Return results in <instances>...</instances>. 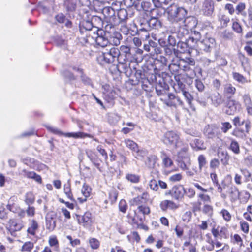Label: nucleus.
Listing matches in <instances>:
<instances>
[{
	"label": "nucleus",
	"mask_w": 252,
	"mask_h": 252,
	"mask_svg": "<svg viewBox=\"0 0 252 252\" xmlns=\"http://www.w3.org/2000/svg\"><path fill=\"white\" fill-rule=\"evenodd\" d=\"M166 11L168 20L174 24L183 21L187 13L185 9L178 7L174 4H171L168 7Z\"/></svg>",
	"instance_id": "1"
},
{
	"label": "nucleus",
	"mask_w": 252,
	"mask_h": 252,
	"mask_svg": "<svg viewBox=\"0 0 252 252\" xmlns=\"http://www.w3.org/2000/svg\"><path fill=\"white\" fill-rule=\"evenodd\" d=\"M119 55H120L119 49L111 46L100 53L98 59L103 61L106 63L110 64L117 60Z\"/></svg>",
	"instance_id": "2"
},
{
	"label": "nucleus",
	"mask_w": 252,
	"mask_h": 252,
	"mask_svg": "<svg viewBox=\"0 0 252 252\" xmlns=\"http://www.w3.org/2000/svg\"><path fill=\"white\" fill-rule=\"evenodd\" d=\"M163 141L165 144L174 145L176 148H179L183 144L182 142L180 140L179 135L173 131L167 132L164 135Z\"/></svg>",
	"instance_id": "3"
},
{
	"label": "nucleus",
	"mask_w": 252,
	"mask_h": 252,
	"mask_svg": "<svg viewBox=\"0 0 252 252\" xmlns=\"http://www.w3.org/2000/svg\"><path fill=\"white\" fill-rule=\"evenodd\" d=\"M89 36H91L95 40L96 43L102 47H107L110 43L106 33L102 30H97L96 33L95 32L90 33Z\"/></svg>",
	"instance_id": "4"
},
{
	"label": "nucleus",
	"mask_w": 252,
	"mask_h": 252,
	"mask_svg": "<svg viewBox=\"0 0 252 252\" xmlns=\"http://www.w3.org/2000/svg\"><path fill=\"white\" fill-rule=\"evenodd\" d=\"M165 195H170L173 199L180 200L183 198L185 195L184 188L182 185L175 186L171 190L167 191Z\"/></svg>",
	"instance_id": "5"
},
{
	"label": "nucleus",
	"mask_w": 252,
	"mask_h": 252,
	"mask_svg": "<svg viewBox=\"0 0 252 252\" xmlns=\"http://www.w3.org/2000/svg\"><path fill=\"white\" fill-rule=\"evenodd\" d=\"M215 43V40L214 38L211 37L206 38L202 40L197 42V46L201 50L209 52L214 46Z\"/></svg>",
	"instance_id": "6"
},
{
	"label": "nucleus",
	"mask_w": 252,
	"mask_h": 252,
	"mask_svg": "<svg viewBox=\"0 0 252 252\" xmlns=\"http://www.w3.org/2000/svg\"><path fill=\"white\" fill-rule=\"evenodd\" d=\"M171 31L172 33L176 34L177 37L181 39L188 35L189 33L187 27L184 25L180 26L178 23L175 24L173 25L171 28Z\"/></svg>",
	"instance_id": "7"
},
{
	"label": "nucleus",
	"mask_w": 252,
	"mask_h": 252,
	"mask_svg": "<svg viewBox=\"0 0 252 252\" xmlns=\"http://www.w3.org/2000/svg\"><path fill=\"white\" fill-rule=\"evenodd\" d=\"M211 232L216 239H226L228 237V230L225 226L213 227L211 230Z\"/></svg>",
	"instance_id": "8"
},
{
	"label": "nucleus",
	"mask_w": 252,
	"mask_h": 252,
	"mask_svg": "<svg viewBox=\"0 0 252 252\" xmlns=\"http://www.w3.org/2000/svg\"><path fill=\"white\" fill-rule=\"evenodd\" d=\"M76 216L79 224L85 227H89L93 222L92 215L89 212H86L83 216L76 215Z\"/></svg>",
	"instance_id": "9"
},
{
	"label": "nucleus",
	"mask_w": 252,
	"mask_h": 252,
	"mask_svg": "<svg viewBox=\"0 0 252 252\" xmlns=\"http://www.w3.org/2000/svg\"><path fill=\"white\" fill-rule=\"evenodd\" d=\"M214 2L213 0H204L202 11L206 16H212L214 12Z\"/></svg>",
	"instance_id": "10"
},
{
	"label": "nucleus",
	"mask_w": 252,
	"mask_h": 252,
	"mask_svg": "<svg viewBox=\"0 0 252 252\" xmlns=\"http://www.w3.org/2000/svg\"><path fill=\"white\" fill-rule=\"evenodd\" d=\"M240 103L234 99H230L227 100L226 104L227 109L226 110V114L227 115H231L234 114L236 111L240 108Z\"/></svg>",
	"instance_id": "11"
},
{
	"label": "nucleus",
	"mask_w": 252,
	"mask_h": 252,
	"mask_svg": "<svg viewBox=\"0 0 252 252\" xmlns=\"http://www.w3.org/2000/svg\"><path fill=\"white\" fill-rule=\"evenodd\" d=\"M208 98L211 100V104L215 107H218L224 102L222 96L218 92L212 93Z\"/></svg>",
	"instance_id": "12"
},
{
	"label": "nucleus",
	"mask_w": 252,
	"mask_h": 252,
	"mask_svg": "<svg viewBox=\"0 0 252 252\" xmlns=\"http://www.w3.org/2000/svg\"><path fill=\"white\" fill-rule=\"evenodd\" d=\"M135 75L139 82L142 83V88L146 91H149L150 90L149 85H151L148 79L145 78L144 75L142 74L141 70H136Z\"/></svg>",
	"instance_id": "13"
},
{
	"label": "nucleus",
	"mask_w": 252,
	"mask_h": 252,
	"mask_svg": "<svg viewBox=\"0 0 252 252\" xmlns=\"http://www.w3.org/2000/svg\"><path fill=\"white\" fill-rule=\"evenodd\" d=\"M9 227L7 229L13 235L15 231H20L23 227V224L20 222H17L14 219H10L8 221Z\"/></svg>",
	"instance_id": "14"
},
{
	"label": "nucleus",
	"mask_w": 252,
	"mask_h": 252,
	"mask_svg": "<svg viewBox=\"0 0 252 252\" xmlns=\"http://www.w3.org/2000/svg\"><path fill=\"white\" fill-rule=\"evenodd\" d=\"M159 25V22L157 18H151L144 24V27L140 29L141 31H148L151 29H156Z\"/></svg>",
	"instance_id": "15"
},
{
	"label": "nucleus",
	"mask_w": 252,
	"mask_h": 252,
	"mask_svg": "<svg viewBox=\"0 0 252 252\" xmlns=\"http://www.w3.org/2000/svg\"><path fill=\"white\" fill-rule=\"evenodd\" d=\"M160 208L163 211H166L168 209L175 210L178 208V205L173 201L165 200L160 203Z\"/></svg>",
	"instance_id": "16"
},
{
	"label": "nucleus",
	"mask_w": 252,
	"mask_h": 252,
	"mask_svg": "<svg viewBox=\"0 0 252 252\" xmlns=\"http://www.w3.org/2000/svg\"><path fill=\"white\" fill-rule=\"evenodd\" d=\"M236 89L230 83H227L224 85L223 94L228 99L231 98L236 93Z\"/></svg>",
	"instance_id": "17"
},
{
	"label": "nucleus",
	"mask_w": 252,
	"mask_h": 252,
	"mask_svg": "<svg viewBox=\"0 0 252 252\" xmlns=\"http://www.w3.org/2000/svg\"><path fill=\"white\" fill-rule=\"evenodd\" d=\"M204 132L209 138H213L218 134V128L215 126L208 125L204 128Z\"/></svg>",
	"instance_id": "18"
},
{
	"label": "nucleus",
	"mask_w": 252,
	"mask_h": 252,
	"mask_svg": "<svg viewBox=\"0 0 252 252\" xmlns=\"http://www.w3.org/2000/svg\"><path fill=\"white\" fill-rule=\"evenodd\" d=\"M80 31L81 32H83L85 31H90L92 30L93 28L95 29V31H97L96 27H94L91 21L89 20H84L80 24Z\"/></svg>",
	"instance_id": "19"
},
{
	"label": "nucleus",
	"mask_w": 252,
	"mask_h": 252,
	"mask_svg": "<svg viewBox=\"0 0 252 252\" xmlns=\"http://www.w3.org/2000/svg\"><path fill=\"white\" fill-rule=\"evenodd\" d=\"M130 63H118L117 65V68L120 73H125L126 75L130 74L131 71Z\"/></svg>",
	"instance_id": "20"
},
{
	"label": "nucleus",
	"mask_w": 252,
	"mask_h": 252,
	"mask_svg": "<svg viewBox=\"0 0 252 252\" xmlns=\"http://www.w3.org/2000/svg\"><path fill=\"white\" fill-rule=\"evenodd\" d=\"M17 200V197L12 196L9 199L8 204L6 205L7 209L12 212H17L20 207L15 203Z\"/></svg>",
	"instance_id": "21"
},
{
	"label": "nucleus",
	"mask_w": 252,
	"mask_h": 252,
	"mask_svg": "<svg viewBox=\"0 0 252 252\" xmlns=\"http://www.w3.org/2000/svg\"><path fill=\"white\" fill-rule=\"evenodd\" d=\"M20 174L23 175L24 177L33 179L38 183L41 182L42 179L40 176L36 174L34 172L28 171L25 169H23L21 171Z\"/></svg>",
	"instance_id": "22"
},
{
	"label": "nucleus",
	"mask_w": 252,
	"mask_h": 252,
	"mask_svg": "<svg viewBox=\"0 0 252 252\" xmlns=\"http://www.w3.org/2000/svg\"><path fill=\"white\" fill-rule=\"evenodd\" d=\"M82 193L84 196V198H78V199L80 203H83L87 200V198L90 195L91 189L86 185L84 184L82 189Z\"/></svg>",
	"instance_id": "23"
},
{
	"label": "nucleus",
	"mask_w": 252,
	"mask_h": 252,
	"mask_svg": "<svg viewBox=\"0 0 252 252\" xmlns=\"http://www.w3.org/2000/svg\"><path fill=\"white\" fill-rule=\"evenodd\" d=\"M148 153V152L146 149H139L138 147L137 150H135L134 152L133 153V155L138 160H142L144 159V158L147 156Z\"/></svg>",
	"instance_id": "24"
},
{
	"label": "nucleus",
	"mask_w": 252,
	"mask_h": 252,
	"mask_svg": "<svg viewBox=\"0 0 252 252\" xmlns=\"http://www.w3.org/2000/svg\"><path fill=\"white\" fill-rule=\"evenodd\" d=\"M229 193L231 202H234L239 197L240 193L238 189L235 186H231L229 189Z\"/></svg>",
	"instance_id": "25"
},
{
	"label": "nucleus",
	"mask_w": 252,
	"mask_h": 252,
	"mask_svg": "<svg viewBox=\"0 0 252 252\" xmlns=\"http://www.w3.org/2000/svg\"><path fill=\"white\" fill-rule=\"evenodd\" d=\"M38 228V223L35 220H30L29 226L27 229V232L31 235H34Z\"/></svg>",
	"instance_id": "26"
},
{
	"label": "nucleus",
	"mask_w": 252,
	"mask_h": 252,
	"mask_svg": "<svg viewBox=\"0 0 252 252\" xmlns=\"http://www.w3.org/2000/svg\"><path fill=\"white\" fill-rule=\"evenodd\" d=\"M175 96L169 93L168 94V99H163V98H160V100L165 104L166 106L168 107H176V103L175 102Z\"/></svg>",
	"instance_id": "27"
},
{
	"label": "nucleus",
	"mask_w": 252,
	"mask_h": 252,
	"mask_svg": "<svg viewBox=\"0 0 252 252\" xmlns=\"http://www.w3.org/2000/svg\"><path fill=\"white\" fill-rule=\"evenodd\" d=\"M182 21L184 23V25L187 28H191L194 27L197 24L196 19L194 17H185Z\"/></svg>",
	"instance_id": "28"
},
{
	"label": "nucleus",
	"mask_w": 252,
	"mask_h": 252,
	"mask_svg": "<svg viewBox=\"0 0 252 252\" xmlns=\"http://www.w3.org/2000/svg\"><path fill=\"white\" fill-rule=\"evenodd\" d=\"M64 136L67 137H73L74 138H82L86 137H91V135L82 132H68L63 134Z\"/></svg>",
	"instance_id": "29"
},
{
	"label": "nucleus",
	"mask_w": 252,
	"mask_h": 252,
	"mask_svg": "<svg viewBox=\"0 0 252 252\" xmlns=\"http://www.w3.org/2000/svg\"><path fill=\"white\" fill-rule=\"evenodd\" d=\"M219 155L222 165L224 166L228 165L230 156L227 152L225 151H221L219 153Z\"/></svg>",
	"instance_id": "30"
},
{
	"label": "nucleus",
	"mask_w": 252,
	"mask_h": 252,
	"mask_svg": "<svg viewBox=\"0 0 252 252\" xmlns=\"http://www.w3.org/2000/svg\"><path fill=\"white\" fill-rule=\"evenodd\" d=\"M157 160V157L156 155H151L147 157L145 164L149 168H154Z\"/></svg>",
	"instance_id": "31"
},
{
	"label": "nucleus",
	"mask_w": 252,
	"mask_h": 252,
	"mask_svg": "<svg viewBox=\"0 0 252 252\" xmlns=\"http://www.w3.org/2000/svg\"><path fill=\"white\" fill-rule=\"evenodd\" d=\"M159 44L162 46H166L167 45L174 46L176 44V40L175 38L173 35H169L168 37L167 43L166 42L162 40L161 39L158 40Z\"/></svg>",
	"instance_id": "32"
},
{
	"label": "nucleus",
	"mask_w": 252,
	"mask_h": 252,
	"mask_svg": "<svg viewBox=\"0 0 252 252\" xmlns=\"http://www.w3.org/2000/svg\"><path fill=\"white\" fill-rule=\"evenodd\" d=\"M124 143L126 146L131 150L133 153H134L135 150H137V149L138 147V146L136 142L129 139H125Z\"/></svg>",
	"instance_id": "33"
},
{
	"label": "nucleus",
	"mask_w": 252,
	"mask_h": 252,
	"mask_svg": "<svg viewBox=\"0 0 252 252\" xmlns=\"http://www.w3.org/2000/svg\"><path fill=\"white\" fill-rule=\"evenodd\" d=\"M122 39L121 34L119 32H115L111 37L110 43L114 45L118 46L120 44V40Z\"/></svg>",
	"instance_id": "34"
},
{
	"label": "nucleus",
	"mask_w": 252,
	"mask_h": 252,
	"mask_svg": "<svg viewBox=\"0 0 252 252\" xmlns=\"http://www.w3.org/2000/svg\"><path fill=\"white\" fill-rule=\"evenodd\" d=\"M208 95V94L205 93L204 95L197 96V101L203 107H206L207 105Z\"/></svg>",
	"instance_id": "35"
},
{
	"label": "nucleus",
	"mask_w": 252,
	"mask_h": 252,
	"mask_svg": "<svg viewBox=\"0 0 252 252\" xmlns=\"http://www.w3.org/2000/svg\"><path fill=\"white\" fill-rule=\"evenodd\" d=\"M24 201L28 205L32 204L35 201V197L31 192H27L25 196Z\"/></svg>",
	"instance_id": "36"
},
{
	"label": "nucleus",
	"mask_w": 252,
	"mask_h": 252,
	"mask_svg": "<svg viewBox=\"0 0 252 252\" xmlns=\"http://www.w3.org/2000/svg\"><path fill=\"white\" fill-rule=\"evenodd\" d=\"M145 219V216L138 215L135 211V215L132 219V222L133 223L138 225L139 223H143Z\"/></svg>",
	"instance_id": "37"
},
{
	"label": "nucleus",
	"mask_w": 252,
	"mask_h": 252,
	"mask_svg": "<svg viewBox=\"0 0 252 252\" xmlns=\"http://www.w3.org/2000/svg\"><path fill=\"white\" fill-rule=\"evenodd\" d=\"M64 192L66 194L67 198L71 200L74 201L73 194L71 190L70 184L69 182L65 184L64 186Z\"/></svg>",
	"instance_id": "38"
},
{
	"label": "nucleus",
	"mask_w": 252,
	"mask_h": 252,
	"mask_svg": "<svg viewBox=\"0 0 252 252\" xmlns=\"http://www.w3.org/2000/svg\"><path fill=\"white\" fill-rule=\"evenodd\" d=\"M233 78L238 82L244 84L247 82V80L246 78L242 74L238 73V72H233L232 73Z\"/></svg>",
	"instance_id": "39"
},
{
	"label": "nucleus",
	"mask_w": 252,
	"mask_h": 252,
	"mask_svg": "<svg viewBox=\"0 0 252 252\" xmlns=\"http://www.w3.org/2000/svg\"><path fill=\"white\" fill-rule=\"evenodd\" d=\"M162 158L163 164L165 167H169L173 164V161L171 158L167 156L164 152H162Z\"/></svg>",
	"instance_id": "40"
},
{
	"label": "nucleus",
	"mask_w": 252,
	"mask_h": 252,
	"mask_svg": "<svg viewBox=\"0 0 252 252\" xmlns=\"http://www.w3.org/2000/svg\"><path fill=\"white\" fill-rule=\"evenodd\" d=\"M120 52L121 51H119L120 55L118 56L117 59L118 63L131 62V57H128V56L126 55L121 54Z\"/></svg>",
	"instance_id": "41"
},
{
	"label": "nucleus",
	"mask_w": 252,
	"mask_h": 252,
	"mask_svg": "<svg viewBox=\"0 0 252 252\" xmlns=\"http://www.w3.org/2000/svg\"><path fill=\"white\" fill-rule=\"evenodd\" d=\"M49 244L51 247H54L55 251L59 250V241L55 236L50 237L49 239Z\"/></svg>",
	"instance_id": "42"
},
{
	"label": "nucleus",
	"mask_w": 252,
	"mask_h": 252,
	"mask_svg": "<svg viewBox=\"0 0 252 252\" xmlns=\"http://www.w3.org/2000/svg\"><path fill=\"white\" fill-rule=\"evenodd\" d=\"M126 178L129 182L137 183L140 181V176L135 174H127Z\"/></svg>",
	"instance_id": "43"
},
{
	"label": "nucleus",
	"mask_w": 252,
	"mask_h": 252,
	"mask_svg": "<svg viewBox=\"0 0 252 252\" xmlns=\"http://www.w3.org/2000/svg\"><path fill=\"white\" fill-rule=\"evenodd\" d=\"M239 60L241 62L242 67L245 69L249 65V59L246 57L243 54L239 55Z\"/></svg>",
	"instance_id": "44"
},
{
	"label": "nucleus",
	"mask_w": 252,
	"mask_h": 252,
	"mask_svg": "<svg viewBox=\"0 0 252 252\" xmlns=\"http://www.w3.org/2000/svg\"><path fill=\"white\" fill-rule=\"evenodd\" d=\"M229 149L236 154H238L240 153V151L239 145L238 143L234 140H231V142L229 146Z\"/></svg>",
	"instance_id": "45"
},
{
	"label": "nucleus",
	"mask_w": 252,
	"mask_h": 252,
	"mask_svg": "<svg viewBox=\"0 0 252 252\" xmlns=\"http://www.w3.org/2000/svg\"><path fill=\"white\" fill-rule=\"evenodd\" d=\"M121 117L117 114H111L108 116V121L112 125H116L120 120Z\"/></svg>",
	"instance_id": "46"
},
{
	"label": "nucleus",
	"mask_w": 252,
	"mask_h": 252,
	"mask_svg": "<svg viewBox=\"0 0 252 252\" xmlns=\"http://www.w3.org/2000/svg\"><path fill=\"white\" fill-rule=\"evenodd\" d=\"M86 153L90 160L98 168L100 164L97 162V158H95L94 154L91 151H87Z\"/></svg>",
	"instance_id": "47"
},
{
	"label": "nucleus",
	"mask_w": 252,
	"mask_h": 252,
	"mask_svg": "<svg viewBox=\"0 0 252 252\" xmlns=\"http://www.w3.org/2000/svg\"><path fill=\"white\" fill-rule=\"evenodd\" d=\"M77 71L80 75L82 81L86 85H91V79L84 74L82 69L77 68L76 69Z\"/></svg>",
	"instance_id": "48"
},
{
	"label": "nucleus",
	"mask_w": 252,
	"mask_h": 252,
	"mask_svg": "<svg viewBox=\"0 0 252 252\" xmlns=\"http://www.w3.org/2000/svg\"><path fill=\"white\" fill-rule=\"evenodd\" d=\"M181 93L186 98L189 105L190 106L191 108H192V101L193 98L191 94L188 91H186V90L183 91Z\"/></svg>",
	"instance_id": "49"
},
{
	"label": "nucleus",
	"mask_w": 252,
	"mask_h": 252,
	"mask_svg": "<svg viewBox=\"0 0 252 252\" xmlns=\"http://www.w3.org/2000/svg\"><path fill=\"white\" fill-rule=\"evenodd\" d=\"M198 162L199 165V169L200 171H201L202 168L205 167L207 164L206 157L203 155H199L198 157Z\"/></svg>",
	"instance_id": "50"
},
{
	"label": "nucleus",
	"mask_w": 252,
	"mask_h": 252,
	"mask_svg": "<svg viewBox=\"0 0 252 252\" xmlns=\"http://www.w3.org/2000/svg\"><path fill=\"white\" fill-rule=\"evenodd\" d=\"M33 243L31 242H26L22 246L21 251L31 252L33 248Z\"/></svg>",
	"instance_id": "51"
},
{
	"label": "nucleus",
	"mask_w": 252,
	"mask_h": 252,
	"mask_svg": "<svg viewBox=\"0 0 252 252\" xmlns=\"http://www.w3.org/2000/svg\"><path fill=\"white\" fill-rule=\"evenodd\" d=\"M119 51H121V54H123L124 55H126L128 56V57H131V54L130 52V48L125 45H122L120 46V49H119Z\"/></svg>",
	"instance_id": "52"
},
{
	"label": "nucleus",
	"mask_w": 252,
	"mask_h": 252,
	"mask_svg": "<svg viewBox=\"0 0 252 252\" xmlns=\"http://www.w3.org/2000/svg\"><path fill=\"white\" fill-rule=\"evenodd\" d=\"M232 29L238 34H242L243 30L241 25L238 22H234L232 24Z\"/></svg>",
	"instance_id": "53"
},
{
	"label": "nucleus",
	"mask_w": 252,
	"mask_h": 252,
	"mask_svg": "<svg viewBox=\"0 0 252 252\" xmlns=\"http://www.w3.org/2000/svg\"><path fill=\"white\" fill-rule=\"evenodd\" d=\"M89 244L90 247L93 249H97L99 248L100 243L99 241L94 238H91L89 240Z\"/></svg>",
	"instance_id": "54"
},
{
	"label": "nucleus",
	"mask_w": 252,
	"mask_h": 252,
	"mask_svg": "<svg viewBox=\"0 0 252 252\" xmlns=\"http://www.w3.org/2000/svg\"><path fill=\"white\" fill-rule=\"evenodd\" d=\"M138 209L139 212L142 214V215L145 216L146 215H148L150 213V209L149 207L146 205H142L138 207Z\"/></svg>",
	"instance_id": "55"
},
{
	"label": "nucleus",
	"mask_w": 252,
	"mask_h": 252,
	"mask_svg": "<svg viewBox=\"0 0 252 252\" xmlns=\"http://www.w3.org/2000/svg\"><path fill=\"white\" fill-rule=\"evenodd\" d=\"M220 214L222 215L223 219L226 221L228 222L231 219V215L228 210L223 209L221 211Z\"/></svg>",
	"instance_id": "56"
},
{
	"label": "nucleus",
	"mask_w": 252,
	"mask_h": 252,
	"mask_svg": "<svg viewBox=\"0 0 252 252\" xmlns=\"http://www.w3.org/2000/svg\"><path fill=\"white\" fill-rule=\"evenodd\" d=\"M185 194L189 198H193L195 195V190L191 188H184Z\"/></svg>",
	"instance_id": "57"
},
{
	"label": "nucleus",
	"mask_w": 252,
	"mask_h": 252,
	"mask_svg": "<svg viewBox=\"0 0 252 252\" xmlns=\"http://www.w3.org/2000/svg\"><path fill=\"white\" fill-rule=\"evenodd\" d=\"M245 9V4L244 3H239L236 8V10L237 11V14H242L243 15L246 16V13L244 12L243 11Z\"/></svg>",
	"instance_id": "58"
},
{
	"label": "nucleus",
	"mask_w": 252,
	"mask_h": 252,
	"mask_svg": "<svg viewBox=\"0 0 252 252\" xmlns=\"http://www.w3.org/2000/svg\"><path fill=\"white\" fill-rule=\"evenodd\" d=\"M149 186L150 189L154 191H157L158 189V181L155 179L150 180Z\"/></svg>",
	"instance_id": "59"
},
{
	"label": "nucleus",
	"mask_w": 252,
	"mask_h": 252,
	"mask_svg": "<svg viewBox=\"0 0 252 252\" xmlns=\"http://www.w3.org/2000/svg\"><path fill=\"white\" fill-rule=\"evenodd\" d=\"M25 211L27 216L30 217H33L35 214V208L33 206L28 205Z\"/></svg>",
	"instance_id": "60"
},
{
	"label": "nucleus",
	"mask_w": 252,
	"mask_h": 252,
	"mask_svg": "<svg viewBox=\"0 0 252 252\" xmlns=\"http://www.w3.org/2000/svg\"><path fill=\"white\" fill-rule=\"evenodd\" d=\"M195 85L196 89L200 92L204 90L205 86L203 82L199 79H196L195 80Z\"/></svg>",
	"instance_id": "61"
},
{
	"label": "nucleus",
	"mask_w": 252,
	"mask_h": 252,
	"mask_svg": "<svg viewBox=\"0 0 252 252\" xmlns=\"http://www.w3.org/2000/svg\"><path fill=\"white\" fill-rule=\"evenodd\" d=\"M221 129L225 133L232 128V125L229 122H222L221 123Z\"/></svg>",
	"instance_id": "62"
},
{
	"label": "nucleus",
	"mask_w": 252,
	"mask_h": 252,
	"mask_svg": "<svg viewBox=\"0 0 252 252\" xmlns=\"http://www.w3.org/2000/svg\"><path fill=\"white\" fill-rule=\"evenodd\" d=\"M118 16L121 21L126 19L127 17V14L126 10L124 9L120 10L118 12Z\"/></svg>",
	"instance_id": "63"
},
{
	"label": "nucleus",
	"mask_w": 252,
	"mask_h": 252,
	"mask_svg": "<svg viewBox=\"0 0 252 252\" xmlns=\"http://www.w3.org/2000/svg\"><path fill=\"white\" fill-rule=\"evenodd\" d=\"M182 179V175L180 173L172 175L169 177V181L172 182H178Z\"/></svg>",
	"instance_id": "64"
}]
</instances>
